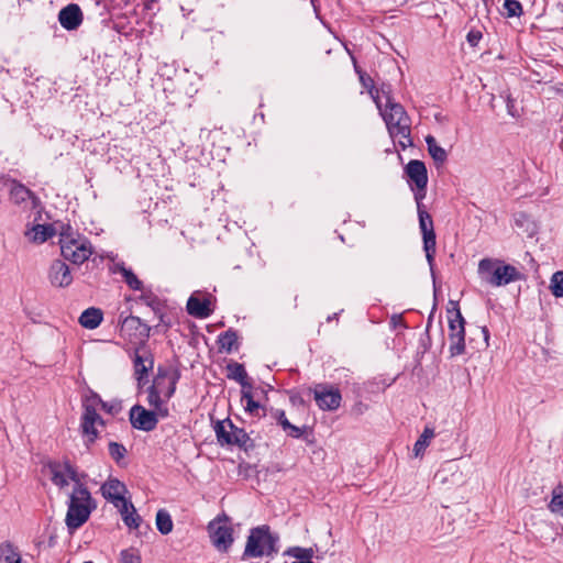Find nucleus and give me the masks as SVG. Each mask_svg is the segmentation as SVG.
Here are the masks:
<instances>
[{
  "mask_svg": "<svg viewBox=\"0 0 563 563\" xmlns=\"http://www.w3.org/2000/svg\"><path fill=\"white\" fill-rule=\"evenodd\" d=\"M146 402L147 405L157 411L158 416L162 418H166L169 413L167 404L169 400H163V396H161L155 389L151 386L146 390Z\"/></svg>",
  "mask_w": 563,
  "mask_h": 563,
  "instance_id": "b1692460",
  "label": "nucleus"
},
{
  "mask_svg": "<svg viewBox=\"0 0 563 563\" xmlns=\"http://www.w3.org/2000/svg\"><path fill=\"white\" fill-rule=\"evenodd\" d=\"M156 527L162 534H168L173 530V521L170 515L161 509L156 514Z\"/></svg>",
  "mask_w": 563,
  "mask_h": 563,
  "instance_id": "2f4dec72",
  "label": "nucleus"
},
{
  "mask_svg": "<svg viewBox=\"0 0 563 563\" xmlns=\"http://www.w3.org/2000/svg\"><path fill=\"white\" fill-rule=\"evenodd\" d=\"M434 438V431L431 428H424L423 432L419 437V439L416 441L413 445V452L416 456H419L426 448L429 445L431 439Z\"/></svg>",
  "mask_w": 563,
  "mask_h": 563,
  "instance_id": "72a5a7b5",
  "label": "nucleus"
},
{
  "mask_svg": "<svg viewBox=\"0 0 563 563\" xmlns=\"http://www.w3.org/2000/svg\"><path fill=\"white\" fill-rule=\"evenodd\" d=\"M47 279L52 287L66 288L73 283V274L64 261L55 260L48 267Z\"/></svg>",
  "mask_w": 563,
  "mask_h": 563,
  "instance_id": "2eb2a0df",
  "label": "nucleus"
},
{
  "mask_svg": "<svg viewBox=\"0 0 563 563\" xmlns=\"http://www.w3.org/2000/svg\"><path fill=\"white\" fill-rule=\"evenodd\" d=\"M117 508L119 509L124 523L129 528H134V529L139 528L140 522H141V518L136 514V510H135V508H134L132 503H130L129 500H125V507L124 506H117Z\"/></svg>",
  "mask_w": 563,
  "mask_h": 563,
  "instance_id": "a878e982",
  "label": "nucleus"
},
{
  "mask_svg": "<svg viewBox=\"0 0 563 563\" xmlns=\"http://www.w3.org/2000/svg\"><path fill=\"white\" fill-rule=\"evenodd\" d=\"M187 311L190 316L199 319L208 318L211 314L210 300L200 299L192 295L187 301Z\"/></svg>",
  "mask_w": 563,
  "mask_h": 563,
  "instance_id": "5701e85b",
  "label": "nucleus"
},
{
  "mask_svg": "<svg viewBox=\"0 0 563 563\" xmlns=\"http://www.w3.org/2000/svg\"><path fill=\"white\" fill-rule=\"evenodd\" d=\"M360 78L362 81H364V76L362 74L360 75Z\"/></svg>",
  "mask_w": 563,
  "mask_h": 563,
  "instance_id": "8fccbe9b",
  "label": "nucleus"
},
{
  "mask_svg": "<svg viewBox=\"0 0 563 563\" xmlns=\"http://www.w3.org/2000/svg\"><path fill=\"white\" fill-rule=\"evenodd\" d=\"M230 371L229 377L235 379L242 385V388H251V385L246 382L247 374L243 367V365L234 363L228 366Z\"/></svg>",
  "mask_w": 563,
  "mask_h": 563,
  "instance_id": "473e14b6",
  "label": "nucleus"
},
{
  "mask_svg": "<svg viewBox=\"0 0 563 563\" xmlns=\"http://www.w3.org/2000/svg\"><path fill=\"white\" fill-rule=\"evenodd\" d=\"M452 309H448L449 314V340L450 355L452 357L465 352V320L461 313L456 301H450Z\"/></svg>",
  "mask_w": 563,
  "mask_h": 563,
  "instance_id": "0eeeda50",
  "label": "nucleus"
},
{
  "mask_svg": "<svg viewBox=\"0 0 563 563\" xmlns=\"http://www.w3.org/2000/svg\"><path fill=\"white\" fill-rule=\"evenodd\" d=\"M405 173L407 176V181L415 192L418 211H421L420 200L424 198L426 188L428 184L427 167L423 162L418 159H411L407 164Z\"/></svg>",
  "mask_w": 563,
  "mask_h": 563,
  "instance_id": "6e6552de",
  "label": "nucleus"
},
{
  "mask_svg": "<svg viewBox=\"0 0 563 563\" xmlns=\"http://www.w3.org/2000/svg\"><path fill=\"white\" fill-rule=\"evenodd\" d=\"M60 251L64 258L74 264L80 265L89 260L93 250L91 243L67 225L60 224L59 232Z\"/></svg>",
  "mask_w": 563,
  "mask_h": 563,
  "instance_id": "20e7f679",
  "label": "nucleus"
},
{
  "mask_svg": "<svg viewBox=\"0 0 563 563\" xmlns=\"http://www.w3.org/2000/svg\"><path fill=\"white\" fill-rule=\"evenodd\" d=\"M550 511L559 517H563V485L560 484L552 490L551 500L549 503Z\"/></svg>",
  "mask_w": 563,
  "mask_h": 563,
  "instance_id": "c85d7f7f",
  "label": "nucleus"
},
{
  "mask_svg": "<svg viewBox=\"0 0 563 563\" xmlns=\"http://www.w3.org/2000/svg\"><path fill=\"white\" fill-rule=\"evenodd\" d=\"M391 320H393V322H395V321H398V320H399V318H398V317H393V319H391Z\"/></svg>",
  "mask_w": 563,
  "mask_h": 563,
  "instance_id": "09e8293b",
  "label": "nucleus"
},
{
  "mask_svg": "<svg viewBox=\"0 0 563 563\" xmlns=\"http://www.w3.org/2000/svg\"><path fill=\"white\" fill-rule=\"evenodd\" d=\"M426 143L428 146V152L433 161L437 164H443L448 158V154L446 151L438 144L435 137L432 135H427Z\"/></svg>",
  "mask_w": 563,
  "mask_h": 563,
  "instance_id": "cd10ccee",
  "label": "nucleus"
},
{
  "mask_svg": "<svg viewBox=\"0 0 563 563\" xmlns=\"http://www.w3.org/2000/svg\"><path fill=\"white\" fill-rule=\"evenodd\" d=\"M277 539L271 533L267 526H261L251 530L247 538L244 555L249 558H261L276 552Z\"/></svg>",
  "mask_w": 563,
  "mask_h": 563,
  "instance_id": "423d86ee",
  "label": "nucleus"
},
{
  "mask_svg": "<svg viewBox=\"0 0 563 563\" xmlns=\"http://www.w3.org/2000/svg\"><path fill=\"white\" fill-rule=\"evenodd\" d=\"M59 232L60 225L34 223L26 228L24 236L30 243L40 245L59 234Z\"/></svg>",
  "mask_w": 563,
  "mask_h": 563,
  "instance_id": "a211bd4d",
  "label": "nucleus"
},
{
  "mask_svg": "<svg viewBox=\"0 0 563 563\" xmlns=\"http://www.w3.org/2000/svg\"><path fill=\"white\" fill-rule=\"evenodd\" d=\"M214 431L219 443L223 444H244L247 435L244 430L236 428L229 419L218 421Z\"/></svg>",
  "mask_w": 563,
  "mask_h": 563,
  "instance_id": "4468645a",
  "label": "nucleus"
},
{
  "mask_svg": "<svg viewBox=\"0 0 563 563\" xmlns=\"http://www.w3.org/2000/svg\"><path fill=\"white\" fill-rule=\"evenodd\" d=\"M550 290L554 297H563V271H558L552 275L550 279Z\"/></svg>",
  "mask_w": 563,
  "mask_h": 563,
  "instance_id": "e433bc0d",
  "label": "nucleus"
},
{
  "mask_svg": "<svg viewBox=\"0 0 563 563\" xmlns=\"http://www.w3.org/2000/svg\"><path fill=\"white\" fill-rule=\"evenodd\" d=\"M125 453L126 450L122 444H119L117 442L109 443V454L113 460L120 461L121 459L124 457Z\"/></svg>",
  "mask_w": 563,
  "mask_h": 563,
  "instance_id": "79ce46f5",
  "label": "nucleus"
},
{
  "mask_svg": "<svg viewBox=\"0 0 563 563\" xmlns=\"http://www.w3.org/2000/svg\"><path fill=\"white\" fill-rule=\"evenodd\" d=\"M419 224L423 238V249L429 264H432L435 252V233L430 213H419Z\"/></svg>",
  "mask_w": 563,
  "mask_h": 563,
  "instance_id": "dca6fc26",
  "label": "nucleus"
},
{
  "mask_svg": "<svg viewBox=\"0 0 563 563\" xmlns=\"http://www.w3.org/2000/svg\"><path fill=\"white\" fill-rule=\"evenodd\" d=\"M122 331L133 334L143 344L150 338L151 327L139 317L129 316L122 322Z\"/></svg>",
  "mask_w": 563,
  "mask_h": 563,
  "instance_id": "4be33fe9",
  "label": "nucleus"
},
{
  "mask_svg": "<svg viewBox=\"0 0 563 563\" xmlns=\"http://www.w3.org/2000/svg\"><path fill=\"white\" fill-rule=\"evenodd\" d=\"M516 227L528 236H533L537 232L536 223L530 219L528 213H519L515 219Z\"/></svg>",
  "mask_w": 563,
  "mask_h": 563,
  "instance_id": "7c9ffc66",
  "label": "nucleus"
},
{
  "mask_svg": "<svg viewBox=\"0 0 563 563\" xmlns=\"http://www.w3.org/2000/svg\"><path fill=\"white\" fill-rule=\"evenodd\" d=\"M113 274H121L126 285L133 290L142 289V282L137 278V276L129 268L124 266L123 263H115L111 268Z\"/></svg>",
  "mask_w": 563,
  "mask_h": 563,
  "instance_id": "393cba45",
  "label": "nucleus"
},
{
  "mask_svg": "<svg viewBox=\"0 0 563 563\" xmlns=\"http://www.w3.org/2000/svg\"><path fill=\"white\" fill-rule=\"evenodd\" d=\"M482 32L478 31V30H471L468 33H467V42L471 46H476L479 41L482 40Z\"/></svg>",
  "mask_w": 563,
  "mask_h": 563,
  "instance_id": "37998d69",
  "label": "nucleus"
},
{
  "mask_svg": "<svg viewBox=\"0 0 563 563\" xmlns=\"http://www.w3.org/2000/svg\"><path fill=\"white\" fill-rule=\"evenodd\" d=\"M274 417L277 419L283 429L288 432V434L292 438H300L302 435V431L300 428L291 424L286 418L285 411L276 410Z\"/></svg>",
  "mask_w": 563,
  "mask_h": 563,
  "instance_id": "c756f323",
  "label": "nucleus"
},
{
  "mask_svg": "<svg viewBox=\"0 0 563 563\" xmlns=\"http://www.w3.org/2000/svg\"><path fill=\"white\" fill-rule=\"evenodd\" d=\"M292 563H312L311 561H298V562H292Z\"/></svg>",
  "mask_w": 563,
  "mask_h": 563,
  "instance_id": "de8ad7c7",
  "label": "nucleus"
},
{
  "mask_svg": "<svg viewBox=\"0 0 563 563\" xmlns=\"http://www.w3.org/2000/svg\"><path fill=\"white\" fill-rule=\"evenodd\" d=\"M141 554L139 550L130 548L121 552V563H141Z\"/></svg>",
  "mask_w": 563,
  "mask_h": 563,
  "instance_id": "ea45409f",
  "label": "nucleus"
},
{
  "mask_svg": "<svg viewBox=\"0 0 563 563\" xmlns=\"http://www.w3.org/2000/svg\"><path fill=\"white\" fill-rule=\"evenodd\" d=\"M85 563H93V562L88 561V562H85Z\"/></svg>",
  "mask_w": 563,
  "mask_h": 563,
  "instance_id": "3c124183",
  "label": "nucleus"
},
{
  "mask_svg": "<svg viewBox=\"0 0 563 563\" xmlns=\"http://www.w3.org/2000/svg\"><path fill=\"white\" fill-rule=\"evenodd\" d=\"M48 470L51 473L52 482L60 489L69 485V482L74 483V486L82 484L76 470L68 463H49Z\"/></svg>",
  "mask_w": 563,
  "mask_h": 563,
  "instance_id": "9d476101",
  "label": "nucleus"
},
{
  "mask_svg": "<svg viewBox=\"0 0 563 563\" xmlns=\"http://www.w3.org/2000/svg\"><path fill=\"white\" fill-rule=\"evenodd\" d=\"M478 275L484 283L493 287L506 286L522 279V274L517 267L494 258H483L479 261Z\"/></svg>",
  "mask_w": 563,
  "mask_h": 563,
  "instance_id": "7ed1b4c3",
  "label": "nucleus"
},
{
  "mask_svg": "<svg viewBox=\"0 0 563 563\" xmlns=\"http://www.w3.org/2000/svg\"><path fill=\"white\" fill-rule=\"evenodd\" d=\"M241 401L247 412L258 415L260 404L253 399L250 388L242 390Z\"/></svg>",
  "mask_w": 563,
  "mask_h": 563,
  "instance_id": "c9c22d12",
  "label": "nucleus"
},
{
  "mask_svg": "<svg viewBox=\"0 0 563 563\" xmlns=\"http://www.w3.org/2000/svg\"><path fill=\"white\" fill-rule=\"evenodd\" d=\"M178 378L176 371L159 367L151 387L163 396V400H169L175 393Z\"/></svg>",
  "mask_w": 563,
  "mask_h": 563,
  "instance_id": "ddd939ff",
  "label": "nucleus"
},
{
  "mask_svg": "<svg viewBox=\"0 0 563 563\" xmlns=\"http://www.w3.org/2000/svg\"><path fill=\"white\" fill-rule=\"evenodd\" d=\"M372 97L380 111L390 136L396 140L402 148L412 144L410 137V118L405 108L391 97L390 89L382 87Z\"/></svg>",
  "mask_w": 563,
  "mask_h": 563,
  "instance_id": "f257e3e1",
  "label": "nucleus"
},
{
  "mask_svg": "<svg viewBox=\"0 0 563 563\" xmlns=\"http://www.w3.org/2000/svg\"><path fill=\"white\" fill-rule=\"evenodd\" d=\"M96 505L91 495L84 484L74 486L69 495L68 510L66 514V525L69 530H76L81 527L89 518Z\"/></svg>",
  "mask_w": 563,
  "mask_h": 563,
  "instance_id": "f03ea898",
  "label": "nucleus"
},
{
  "mask_svg": "<svg viewBox=\"0 0 563 563\" xmlns=\"http://www.w3.org/2000/svg\"><path fill=\"white\" fill-rule=\"evenodd\" d=\"M238 336L234 332L228 331L219 336L220 349L230 352L235 345Z\"/></svg>",
  "mask_w": 563,
  "mask_h": 563,
  "instance_id": "58836bf2",
  "label": "nucleus"
},
{
  "mask_svg": "<svg viewBox=\"0 0 563 563\" xmlns=\"http://www.w3.org/2000/svg\"><path fill=\"white\" fill-rule=\"evenodd\" d=\"M141 299L151 307H154V305L157 303V300L151 296L143 295Z\"/></svg>",
  "mask_w": 563,
  "mask_h": 563,
  "instance_id": "a18cd8bd",
  "label": "nucleus"
},
{
  "mask_svg": "<svg viewBox=\"0 0 563 563\" xmlns=\"http://www.w3.org/2000/svg\"><path fill=\"white\" fill-rule=\"evenodd\" d=\"M163 419L157 411L147 410L141 405H135L130 410V421L133 428L142 431H152L156 428L158 420Z\"/></svg>",
  "mask_w": 563,
  "mask_h": 563,
  "instance_id": "9b49d317",
  "label": "nucleus"
},
{
  "mask_svg": "<svg viewBox=\"0 0 563 563\" xmlns=\"http://www.w3.org/2000/svg\"><path fill=\"white\" fill-rule=\"evenodd\" d=\"M314 400L321 410H336L341 405V394L338 388L318 384L312 389Z\"/></svg>",
  "mask_w": 563,
  "mask_h": 563,
  "instance_id": "f8f14e48",
  "label": "nucleus"
},
{
  "mask_svg": "<svg viewBox=\"0 0 563 563\" xmlns=\"http://www.w3.org/2000/svg\"><path fill=\"white\" fill-rule=\"evenodd\" d=\"M288 555H291L296 559L303 560V561H311V558L313 556V550L311 548H292L287 552Z\"/></svg>",
  "mask_w": 563,
  "mask_h": 563,
  "instance_id": "a19ab883",
  "label": "nucleus"
},
{
  "mask_svg": "<svg viewBox=\"0 0 563 563\" xmlns=\"http://www.w3.org/2000/svg\"><path fill=\"white\" fill-rule=\"evenodd\" d=\"M504 14L507 18L520 16L522 14L521 3L518 0H505Z\"/></svg>",
  "mask_w": 563,
  "mask_h": 563,
  "instance_id": "4c0bfd02",
  "label": "nucleus"
},
{
  "mask_svg": "<svg viewBox=\"0 0 563 563\" xmlns=\"http://www.w3.org/2000/svg\"><path fill=\"white\" fill-rule=\"evenodd\" d=\"M82 11L76 3L67 4L58 13V21L67 31L77 30L82 23Z\"/></svg>",
  "mask_w": 563,
  "mask_h": 563,
  "instance_id": "6ab92c4d",
  "label": "nucleus"
},
{
  "mask_svg": "<svg viewBox=\"0 0 563 563\" xmlns=\"http://www.w3.org/2000/svg\"><path fill=\"white\" fill-rule=\"evenodd\" d=\"M0 556L4 563H21V555L10 543H4L0 548Z\"/></svg>",
  "mask_w": 563,
  "mask_h": 563,
  "instance_id": "f704fd0d",
  "label": "nucleus"
},
{
  "mask_svg": "<svg viewBox=\"0 0 563 563\" xmlns=\"http://www.w3.org/2000/svg\"><path fill=\"white\" fill-rule=\"evenodd\" d=\"M10 199L22 209L34 210L38 206V200L30 189L21 184H14L10 191Z\"/></svg>",
  "mask_w": 563,
  "mask_h": 563,
  "instance_id": "aec40b11",
  "label": "nucleus"
},
{
  "mask_svg": "<svg viewBox=\"0 0 563 563\" xmlns=\"http://www.w3.org/2000/svg\"><path fill=\"white\" fill-rule=\"evenodd\" d=\"M482 331H483V334L485 338L486 345H488V338H489L488 330L486 328H483Z\"/></svg>",
  "mask_w": 563,
  "mask_h": 563,
  "instance_id": "49530a36",
  "label": "nucleus"
},
{
  "mask_svg": "<svg viewBox=\"0 0 563 563\" xmlns=\"http://www.w3.org/2000/svg\"><path fill=\"white\" fill-rule=\"evenodd\" d=\"M133 363L134 376L137 382V386L142 387L148 372L153 368L154 365L153 357L144 345L135 349Z\"/></svg>",
  "mask_w": 563,
  "mask_h": 563,
  "instance_id": "f3484780",
  "label": "nucleus"
},
{
  "mask_svg": "<svg viewBox=\"0 0 563 563\" xmlns=\"http://www.w3.org/2000/svg\"><path fill=\"white\" fill-rule=\"evenodd\" d=\"M209 534L213 545L220 550H228L233 542V529L230 519L225 515L213 519L208 526Z\"/></svg>",
  "mask_w": 563,
  "mask_h": 563,
  "instance_id": "1a4fd4ad",
  "label": "nucleus"
},
{
  "mask_svg": "<svg viewBox=\"0 0 563 563\" xmlns=\"http://www.w3.org/2000/svg\"><path fill=\"white\" fill-rule=\"evenodd\" d=\"M126 488L123 483L115 478H109L102 486L101 493L102 496L111 501L114 507L124 506L125 507V498L124 493Z\"/></svg>",
  "mask_w": 563,
  "mask_h": 563,
  "instance_id": "412c9836",
  "label": "nucleus"
},
{
  "mask_svg": "<svg viewBox=\"0 0 563 563\" xmlns=\"http://www.w3.org/2000/svg\"><path fill=\"white\" fill-rule=\"evenodd\" d=\"M101 399L97 395L87 397L84 401L80 429L87 445L92 444L104 427V421L97 412V405Z\"/></svg>",
  "mask_w": 563,
  "mask_h": 563,
  "instance_id": "39448f33",
  "label": "nucleus"
},
{
  "mask_svg": "<svg viewBox=\"0 0 563 563\" xmlns=\"http://www.w3.org/2000/svg\"><path fill=\"white\" fill-rule=\"evenodd\" d=\"M102 321V312L97 308L85 310L79 317V323L86 329H95Z\"/></svg>",
  "mask_w": 563,
  "mask_h": 563,
  "instance_id": "bb28decb",
  "label": "nucleus"
},
{
  "mask_svg": "<svg viewBox=\"0 0 563 563\" xmlns=\"http://www.w3.org/2000/svg\"><path fill=\"white\" fill-rule=\"evenodd\" d=\"M101 407L103 410L110 413H114L117 411V407L114 405H108L107 402L102 401L98 402L97 408Z\"/></svg>",
  "mask_w": 563,
  "mask_h": 563,
  "instance_id": "c03bdc74",
  "label": "nucleus"
}]
</instances>
